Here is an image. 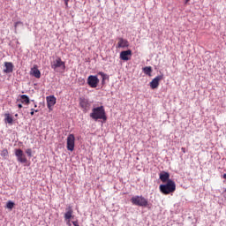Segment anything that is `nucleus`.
<instances>
[{
  "label": "nucleus",
  "mask_w": 226,
  "mask_h": 226,
  "mask_svg": "<svg viewBox=\"0 0 226 226\" xmlns=\"http://www.w3.org/2000/svg\"><path fill=\"white\" fill-rule=\"evenodd\" d=\"M90 117L94 119V121H98V119L107 121V115L105 114V109H103V106L94 108L92 109V113L90 114Z\"/></svg>",
  "instance_id": "obj_1"
},
{
  "label": "nucleus",
  "mask_w": 226,
  "mask_h": 226,
  "mask_svg": "<svg viewBox=\"0 0 226 226\" xmlns=\"http://www.w3.org/2000/svg\"><path fill=\"white\" fill-rule=\"evenodd\" d=\"M159 190L164 195H169V193H174L176 192V183L172 180H168L164 185L159 186Z\"/></svg>",
  "instance_id": "obj_2"
},
{
  "label": "nucleus",
  "mask_w": 226,
  "mask_h": 226,
  "mask_svg": "<svg viewBox=\"0 0 226 226\" xmlns=\"http://www.w3.org/2000/svg\"><path fill=\"white\" fill-rule=\"evenodd\" d=\"M131 202L133 206H139V207H147L149 206V201L143 196H133L131 199Z\"/></svg>",
  "instance_id": "obj_3"
},
{
  "label": "nucleus",
  "mask_w": 226,
  "mask_h": 226,
  "mask_svg": "<svg viewBox=\"0 0 226 226\" xmlns=\"http://www.w3.org/2000/svg\"><path fill=\"white\" fill-rule=\"evenodd\" d=\"M51 68L55 70V72H64L66 65L64 62L58 57L51 63Z\"/></svg>",
  "instance_id": "obj_4"
},
{
  "label": "nucleus",
  "mask_w": 226,
  "mask_h": 226,
  "mask_svg": "<svg viewBox=\"0 0 226 226\" xmlns=\"http://www.w3.org/2000/svg\"><path fill=\"white\" fill-rule=\"evenodd\" d=\"M67 149L73 151L75 149V135L69 134L67 137Z\"/></svg>",
  "instance_id": "obj_5"
},
{
  "label": "nucleus",
  "mask_w": 226,
  "mask_h": 226,
  "mask_svg": "<svg viewBox=\"0 0 226 226\" xmlns=\"http://www.w3.org/2000/svg\"><path fill=\"white\" fill-rule=\"evenodd\" d=\"M87 84L90 86V87H98V84H100V79L97 76L90 75L87 78Z\"/></svg>",
  "instance_id": "obj_6"
},
{
  "label": "nucleus",
  "mask_w": 226,
  "mask_h": 226,
  "mask_svg": "<svg viewBox=\"0 0 226 226\" xmlns=\"http://www.w3.org/2000/svg\"><path fill=\"white\" fill-rule=\"evenodd\" d=\"M15 156L19 163H26L27 162V158H26V154H24V151L21 149L15 150Z\"/></svg>",
  "instance_id": "obj_7"
},
{
  "label": "nucleus",
  "mask_w": 226,
  "mask_h": 226,
  "mask_svg": "<svg viewBox=\"0 0 226 226\" xmlns=\"http://www.w3.org/2000/svg\"><path fill=\"white\" fill-rule=\"evenodd\" d=\"M162 79L163 76L162 75L156 76L154 79H153L150 82L151 89H157L158 86H160V80H162Z\"/></svg>",
  "instance_id": "obj_8"
},
{
  "label": "nucleus",
  "mask_w": 226,
  "mask_h": 226,
  "mask_svg": "<svg viewBox=\"0 0 226 226\" xmlns=\"http://www.w3.org/2000/svg\"><path fill=\"white\" fill-rule=\"evenodd\" d=\"M120 59L122 61H130L132 59V51L130 49L122 51L120 53Z\"/></svg>",
  "instance_id": "obj_9"
},
{
  "label": "nucleus",
  "mask_w": 226,
  "mask_h": 226,
  "mask_svg": "<svg viewBox=\"0 0 226 226\" xmlns=\"http://www.w3.org/2000/svg\"><path fill=\"white\" fill-rule=\"evenodd\" d=\"M130 43L126 39L118 38V42L117 44V49H126L129 47Z\"/></svg>",
  "instance_id": "obj_10"
},
{
  "label": "nucleus",
  "mask_w": 226,
  "mask_h": 226,
  "mask_svg": "<svg viewBox=\"0 0 226 226\" xmlns=\"http://www.w3.org/2000/svg\"><path fill=\"white\" fill-rule=\"evenodd\" d=\"M46 100H47V105H48L49 110H52V107H54L56 105L55 96L49 95V96L46 97Z\"/></svg>",
  "instance_id": "obj_11"
},
{
  "label": "nucleus",
  "mask_w": 226,
  "mask_h": 226,
  "mask_svg": "<svg viewBox=\"0 0 226 226\" xmlns=\"http://www.w3.org/2000/svg\"><path fill=\"white\" fill-rule=\"evenodd\" d=\"M79 105L81 108H83L84 110H89V107H91L89 101H87V99H84V98H80Z\"/></svg>",
  "instance_id": "obj_12"
},
{
  "label": "nucleus",
  "mask_w": 226,
  "mask_h": 226,
  "mask_svg": "<svg viewBox=\"0 0 226 226\" xmlns=\"http://www.w3.org/2000/svg\"><path fill=\"white\" fill-rule=\"evenodd\" d=\"M30 75H33V77H35V79H40L41 77V72H40L38 67L34 65L30 71Z\"/></svg>",
  "instance_id": "obj_13"
},
{
  "label": "nucleus",
  "mask_w": 226,
  "mask_h": 226,
  "mask_svg": "<svg viewBox=\"0 0 226 226\" xmlns=\"http://www.w3.org/2000/svg\"><path fill=\"white\" fill-rule=\"evenodd\" d=\"M159 177L162 183H168V181H170V174H169V172L162 171L160 173Z\"/></svg>",
  "instance_id": "obj_14"
},
{
  "label": "nucleus",
  "mask_w": 226,
  "mask_h": 226,
  "mask_svg": "<svg viewBox=\"0 0 226 226\" xmlns=\"http://www.w3.org/2000/svg\"><path fill=\"white\" fill-rule=\"evenodd\" d=\"M4 67H5L4 69V73H11V72H13V64H11V62H5Z\"/></svg>",
  "instance_id": "obj_15"
},
{
  "label": "nucleus",
  "mask_w": 226,
  "mask_h": 226,
  "mask_svg": "<svg viewBox=\"0 0 226 226\" xmlns=\"http://www.w3.org/2000/svg\"><path fill=\"white\" fill-rule=\"evenodd\" d=\"M72 215H73V211L72 210V208H69L64 215L65 220H68V225H70V219L72 218Z\"/></svg>",
  "instance_id": "obj_16"
},
{
  "label": "nucleus",
  "mask_w": 226,
  "mask_h": 226,
  "mask_svg": "<svg viewBox=\"0 0 226 226\" xmlns=\"http://www.w3.org/2000/svg\"><path fill=\"white\" fill-rule=\"evenodd\" d=\"M5 123H8V124H13V118L11 116H10V113H6L5 115Z\"/></svg>",
  "instance_id": "obj_17"
},
{
  "label": "nucleus",
  "mask_w": 226,
  "mask_h": 226,
  "mask_svg": "<svg viewBox=\"0 0 226 226\" xmlns=\"http://www.w3.org/2000/svg\"><path fill=\"white\" fill-rule=\"evenodd\" d=\"M21 102L29 105V97L26 94L21 95Z\"/></svg>",
  "instance_id": "obj_18"
},
{
  "label": "nucleus",
  "mask_w": 226,
  "mask_h": 226,
  "mask_svg": "<svg viewBox=\"0 0 226 226\" xmlns=\"http://www.w3.org/2000/svg\"><path fill=\"white\" fill-rule=\"evenodd\" d=\"M143 72L146 75L151 76V72H153V69L151 68V66H147L143 68Z\"/></svg>",
  "instance_id": "obj_19"
},
{
  "label": "nucleus",
  "mask_w": 226,
  "mask_h": 226,
  "mask_svg": "<svg viewBox=\"0 0 226 226\" xmlns=\"http://www.w3.org/2000/svg\"><path fill=\"white\" fill-rule=\"evenodd\" d=\"M5 207L7 209L11 210V209H13V207H15V203L13 201H11V200H9V201H7Z\"/></svg>",
  "instance_id": "obj_20"
},
{
  "label": "nucleus",
  "mask_w": 226,
  "mask_h": 226,
  "mask_svg": "<svg viewBox=\"0 0 226 226\" xmlns=\"http://www.w3.org/2000/svg\"><path fill=\"white\" fill-rule=\"evenodd\" d=\"M1 156H3V158H6L8 156V149L2 150Z\"/></svg>",
  "instance_id": "obj_21"
},
{
  "label": "nucleus",
  "mask_w": 226,
  "mask_h": 226,
  "mask_svg": "<svg viewBox=\"0 0 226 226\" xmlns=\"http://www.w3.org/2000/svg\"><path fill=\"white\" fill-rule=\"evenodd\" d=\"M26 154H27V156H33V150L31 148H27L26 150Z\"/></svg>",
  "instance_id": "obj_22"
},
{
  "label": "nucleus",
  "mask_w": 226,
  "mask_h": 226,
  "mask_svg": "<svg viewBox=\"0 0 226 226\" xmlns=\"http://www.w3.org/2000/svg\"><path fill=\"white\" fill-rule=\"evenodd\" d=\"M98 75H101L102 80H106L107 79V74L103 73V72H99Z\"/></svg>",
  "instance_id": "obj_23"
},
{
  "label": "nucleus",
  "mask_w": 226,
  "mask_h": 226,
  "mask_svg": "<svg viewBox=\"0 0 226 226\" xmlns=\"http://www.w3.org/2000/svg\"><path fill=\"white\" fill-rule=\"evenodd\" d=\"M19 26H22V22H20V21L16 22L14 25L15 29H17V27H19Z\"/></svg>",
  "instance_id": "obj_24"
},
{
  "label": "nucleus",
  "mask_w": 226,
  "mask_h": 226,
  "mask_svg": "<svg viewBox=\"0 0 226 226\" xmlns=\"http://www.w3.org/2000/svg\"><path fill=\"white\" fill-rule=\"evenodd\" d=\"M34 112H38V109H31V116H34Z\"/></svg>",
  "instance_id": "obj_25"
},
{
  "label": "nucleus",
  "mask_w": 226,
  "mask_h": 226,
  "mask_svg": "<svg viewBox=\"0 0 226 226\" xmlns=\"http://www.w3.org/2000/svg\"><path fill=\"white\" fill-rule=\"evenodd\" d=\"M72 225H73V226H79V222H77V221H73V222H72Z\"/></svg>",
  "instance_id": "obj_26"
},
{
  "label": "nucleus",
  "mask_w": 226,
  "mask_h": 226,
  "mask_svg": "<svg viewBox=\"0 0 226 226\" xmlns=\"http://www.w3.org/2000/svg\"><path fill=\"white\" fill-rule=\"evenodd\" d=\"M181 149H182L183 153H186V148L182 147Z\"/></svg>",
  "instance_id": "obj_27"
},
{
  "label": "nucleus",
  "mask_w": 226,
  "mask_h": 226,
  "mask_svg": "<svg viewBox=\"0 0 226 226\" xmlns=\"http://www.w3.org/2000/svg\"><path fill=\"white\" fill-rule=\"evenodd\" d=\"M19 109H22V104L18 105Z\"/></svg>",
  "instance_id": "obj_28"
},
{
  "label": "nucleus",
  "mask_w": 226,
  "mask_h": 226,
  "mask_svg": "<svg viewBox=\"0 0 226 226\" xmlns=\"http://www.w3.org/2000/svg\"><path fill=\"white\" fill-rule=\"evenodd\" d=\"M64 4H65V6H68V2H64Z\"/></svg>",
  "instance_id": "obj_29"
},
{
  "label": "nucleus",
  "mask_w": 226,
  "mask_h": 226,
  "mask_svg": "<svg viewBox=\"0 0 226 226\" xmlns=\"http://www.w3.org/2000/svg\"><path fill=\"white\" fill-rule=\"evenodd\" d=\"M223 178L226 179V174L223 175Z\"/></svg>",
  "instance_id": "obj_30"
},
{
  "label": "nucleus",
  "mask_w": 226,
  "mask_h": 226,
  "mask_svg": "<svg viewBox=\"0 0 226 226\" xmlns=\"http://www.w3.org/2000/svg\"><path fill=\"white\" fill-rule=\"evenodd\" d=\"M68 1H70V0H64V3H68Z\"/></svg>",
  "instance_id": "obj_31"
},
{
  "label": "nucleus",
  "mask_w": 226,
  "mask_h": 226,
  "mask_svg": "<svg viewBox=\"0 0 226 226\" xmlns=\"http://www.w3.org/2000/svg\"><path fill=\"white\" fill-rule=\"evenodd\" d=\"M36 107H38V105L34 104V108L36 109Z\"/></svg>",
  "instance_id": "obj_32"
},
{
  "label": "nucleus",
  "mask_w": 226,
  "mask_h": 226,
  "mask_svg": "<svg viewBox=\"0 0 226 226\" xmlns=\"http://www.w3.org/2000/svg\"><path fill=\"white\" fill-rule=\"evenodd\" d=\"M190 0H185V3H188Z\"/></svg>",
  "instance_id": "obj_33"
},
{
  "label": "nucleus",
  "mask_w": 226,
  "mask_h": 226,
  "mask_svg": "<svg viewBox=\"0 0 226 226\" xmlns=\"http://www.w3.org/2000/svg\"><path fill=\"white\" fill-rule=\"evenodd\" d=\"M17 116H19V114H16L15 117H17Z\"/></svg>",
  "instance_id": "obj_34"
}]
</instances>
